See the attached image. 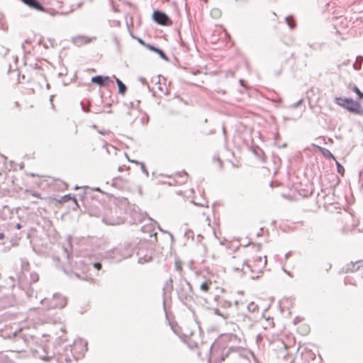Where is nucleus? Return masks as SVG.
<instances>
[{"mask_svg":"<svg viewBox=\"0 0 363 363\" xmlns=\"http://www.w3.org/2000/svg\"><path fill=\"white\" fill-rule=\"evenodd\" d=\"M247 264L242 266L241 271L246 272L249 269L257 276L262 273L267 264V256L262 251L260 245H249L246 250Z\"/></svg>","mask_w":363,"mask_h":363,"instance_id":"f257e3e1","label":"nucleus"},{"mask_svg":"<svg viewBox=\"0 0 363 363\" xmlns=\"http://www.w3.org/2000/svg\"><path fill=\"white\" fill-rule=\"evenodd\" d=\"M335 101L338 106L350 113L363 116V107L358 101H354L351 98L335 97Z\"/></svg>","mask_w":363,"mask_h":363,"instance_id":"f03ea898","label":"nucleus"},{"mask_svg":"<svg viewBox=\"0 0 363 363\" xmlns=\"http://www.w3.org/2000/svg\"><path fill=\"white\" fill-rule=\"evenodd\" d=\"M152 18L154 21L160 25L171 26L172 24V21L169 16L160 11H155L152 14Z\"/></svg>","mask_w":363,"mask_h":363,"instance_id":"7ed1b4c3","label":"nucleus"},{"mask_svg":"<svg viewBox=\"0 0 363 363\" xmlns=\"http://www.w3.org/2000/svg\"><path fill=\"white\" fill-rule=\"evenodd\" d=\"M189 179V175L185 172H179L174 174V180L177 184L186 183Z\"/></svg>","mask_w":363,"mask_h":363,"instance_id":"20e7f679","label":"nucleus"},{"mask_svg":"<svg viewBox=\"0 0 363 363\" xmlns=\"http://www.w3.org/2000/svg\"><path fill=\"white\" fill-rule=\"evenodd\" d=\"M73 42L77 45H82L91 43V38L85 35H78L73 38Z\"/></svg>","mask_w":363,"mask_h":363,"instance_id":"39448f33","label":"nucleus"},{"mask_svg":"<svg viewBox=\"0 0 363 363\" xmlns=\"http://www.w3.org/2000/svg\"><path fill=\"white\" fill-rule=\"evenodd\" d=\"M110 79L109 77L95 76L91 78V82L94 84H99L101 86H105L106 81Z\"/></svg>","mask_w":363,"mask_h":363,"instance_id":"423d86ee","label":"nucleus"},{"mask_svg":"<svg viewBox=\"0 0 363 363\" xmlns=\"http://www.w3.org/2000/svg\"><path fill=\"white\" fill-rule=\"evenodd\" d=\"M24 4L36 10L43 11L44 8L36 0H21Z\"/></svg>","mask_w":363,"mask_h":363,"instance_id":"0eeeda50","label":"nucleus"},{"mask_svg":"<svg viewBox=\"0 0 363 363\" xmlns=\"http://www.w3.org/2000/svg\"><path fill=\"white\" fill-rule=\"evenodd\" d=\"M347 89L354 92L357 95L359 100L363 99V90L361 91L356 85L350 84L347 86Z\"/></svg>","mask_w":363,"mask_h":363,"instance_id":"6e6552de","label":"nucleus"},{"mask_svg":"<svg viewBox=\"0 0 363 363\" xmlns=\"http://www.w3.org/2000/svg\"><path fill=\"white\" fill-rule=\"evenodd\" d=\"M212 285V281L210 279H206L203 282H202L200 285V289L205 293L209 291L210 288Z\"/></svg>","mask_w":363,"mask_h":363,"instance_id":"1a4fd4ad","label":"nucleus"},{"mask_svg":"<svg viewBox=\"0 0 363 363\" xmlns=\"http://www.w3.org/2000/svg\"><path fill=\"white\" fill-rule=\"evenodd\" d=\"M116 82L118 86V93L120 94L124 95L126 92L125 85L118 78H116Z\"/></svg>","mask_w":363,"mask_h":363,"instance_id":"9d476101","label":"nucleus"},{"mask_svg":"<svg viewBox=\"0 0 363 363\" xmlns=\"http://www.w3.org/2000/svg\"><path fill=\"white\" fill-rule=\"evenodd\" d=\"M357 264H359V262H356V263L351 262L350 264H347V267H346V272H354V271L357 270L359 269V265L357 267H356Z\"/></svg>","mask_w":363,"mask_h":363,"instance_id":"9b49d317","label":"nucleus"},{"mask_svg":"<svg viewBox=\"0 0 363 363\" xmlns=\"http://www.w3.org/2000/svg\"><path fill=\"white\" fill-rule=\"evenodd\" d=\"M320 150L322 152V154L326 157V158H333L335 161H336V158L334 157V155L331 153V152L325 148H320Z\"/></svg>","mask_w":363,"mask_h":363,"instance_id":"f8f14e48","label":"nucleus"},{"mask_svg":"<svg viewBox=\"0 0 363 363\" xmlns=\"http://www.w3.org/2000/svg\"><path fill=\"white\" fill-rule=\"evenodd\" d=\"M175 269L179 272L183 270V263L179 259H176L174 262Z\"/></svg>","mask_w":363,"mask_h":363,"instance_id":"ddd939ff","label":"nucleus"},{"mask_svg":"<svg viewBox=\"0 0 363 363\" xmlns=\"http://www.w3.org/2000/svg\"><path fill=\"white\" fill-rule=\"evenodd\" d=\"M72 197L69 195H65L62 196L60 200H57V202L60 203L67 202L68 201L71 200ZM72 200L77 203V200L75 199H72Z\"/></svg>","mask_w":363,"mask_h":363,"instance_id":"4468645a","label":"nucleus"},{"mask_svg":"<svg viewBox=\"0 0 363 363\" xmlns=\"http://www.w3.org/2000/svg\"><path fill=\"white\" fill-rule=\"evenodd\" d=\"M336 165H337V170L338 173H340L341 175H344L345 169L344 167L340 164V163L338 161H335Z\"/></svg>","mask_w":363,"mask_h":363,"instance_id":"2eb2a0df","label":"nucleus"},{"mask_svg":"<svg viewBox=\"0 0 363 363\" xmlns=\"http://www.w3.org/2000/svg\"><path fill=\"white\" fill-rule=\"evenodd\" d=\"M94 267L97 269H101V264L99 263V262H96L94 264Z\"/></svg>","mask_w":363,"mask_h":363,"instance_id":"dca6fc26","label":"nucleus"},{"mask_svg":"<svg viewBox=\"0 0 363 363\" xmlns=\"http://www.w3.org/2000/svg\"><path fill=\"white\" fill-rule=\"evenodd\" d=\"M32 196H34V197H36V198H38V199H42L43 198L41 197L40 194L36 193V192H33L32 193Z\"/></svg>","mask_w":363,"mask_h":363,"instance_id":"f3484780","label":"nucleus"},{"mask_svg":"<svg viewBox=\"0 0 363 363\" xmlns=\"http://www.w3.org/2000/svg\"><path fill=\"white\" fill-rule=\"evenodd\" d=\"M228 355V354H223V355H222V356L220 357V361H221V362L225 361V359L227 358Z\"/></svg>","mask_w":363,"mask_h":363,"instance_id":"a211bd4d","label":"nucleus"},{"mask_svg":"<svg viewBox=\"0 0 363 363\" xmlns=\"http://www.w3.org/2000/svg\"><path fill=\"white\" fill-rule=\"evenodd\" d=\"M154 50H155V51H157V52H159V53L160 54V55H162V56H163V57L164 56V52H163L162 50H159V49H156V48H154Z\"/></svg>","mask_w":363,"mask_h":363,"instance_id":"6ab92c4d","label":"nucleus"},{"mask_svg":"<svg viewBox=\"0 0 363 363\" xmlns=\"http://www.w3.org/2000/svg\"><path fill=\"white\" fill-rule=\"evenodd\" d=\"M290 20H291V19L289 17L286 18V21L289 23V25L290 26V27L294 28V25L290 24Z\"/></svg>","mask_w":363,"mask_h":363,"instance_id":"aec40b11","label":"nucleus"},{"mask_svg":"<svg viewBox=\"0 0 363 363\" xmlns=\"http://www.w3.org/2000/svg\"><path fill=\"white\" fill-rule=\"evenodd\" d=\"M5 238V235L3 233H0V240H3Z\"/></svg>","mask_w":363,"mask_h":363,"instance_id":"412c9836","label":"nucleus"},{"mask_svg":"<svg viewBox=\"0 0 363 363\" xmlns=\"http://www.w3.org/2000/svg\"><path fill=\"white\" fill-rule=\"evenodd\" d=\"M212 11H215L218 12V13H220V10L218 9H214Z\"/></svg>","mask_w":363,"mask_h":363,"instance_id":"4be33fe9","label":"nucleus"},{"mask_svg":"<svg viewBox=\"0 0 363 363\" xmlns=\"http://www.w3.org/2000/svg\"><path fill=\"white\" fill-rule=\"evenodd\" d=\"M16 106H17V107H18V108L20 107V104H19V102L16 101Z\"/></svg>","mask_w":363,"mask_h":363,"instance_id":"5701e85b","label":"nucleus"}]
</instances>
